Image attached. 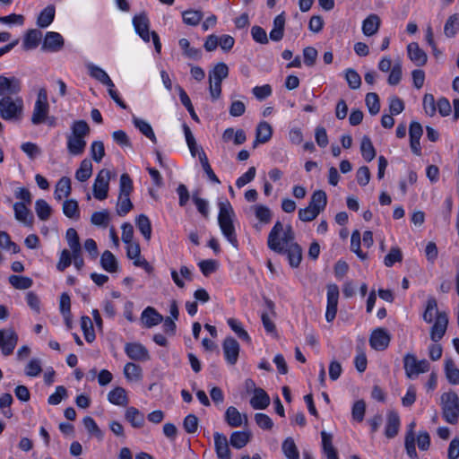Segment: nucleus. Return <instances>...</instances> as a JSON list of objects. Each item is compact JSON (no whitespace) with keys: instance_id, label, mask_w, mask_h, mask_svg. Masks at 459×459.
<instances>
[{"instance_id":"nucleus-1","label":"nucleus","mask_w":459,"mask_h":459,"mask_svg":"<svg viewBox=\"0 0 459 459\" xmlns=\"http://www.w3.org/2000/svg\"><path fill=\"white\" fill-rule=\"evenodd\" d=\"M295 234L290 225L285 229L281 221H276L271 230L267 245L268 247L278 253L287 254L290 265L291 267H298L302 260V248L298 244L293 242Z\"/></svg>"},{"instance_id":"nucleus-2","label":"nucleus","mask_w":459,"mask_h":459,"mask_svg":"<svg viewBox=\"0 0 459 459\" xmlns=\"http://www.w3.org/2000/svg\"><path fill=\"white\" fill-rule=\"evenodd\" d=\"M30 122L35 126L47 125L48 127H55L57 125L56 117L50 115V105L45 88H40L38 91Z\"/></svg>"},{"instance_id":"nucleus-3","label":"nucleus","mask_w":459,"mask_h":459,"mask_svg":"<svg viewBox=\"0 0 459 459\" xmlns=\"http://www.w3.org/2000/svg\"><path fill=\"white\" fill-rule=\"evenodd\" d=\"M218 223L223 236L236 248L238 247V241L236 235L233 218L235 216L233 208L229 201L219 203Z\"/></svg>"},{"instance_id":"nucleus-4","label":"nucleus","mask_w":459,"mask_h":459,"mask_svg":"<svg viewBox=\"0 0 459 459\" xmlns=\"http://www.w3.org/2000/svg\"><path fill=\"white\" fill-rule=\"evenodd\" d=\"M23 115V100L19 96L0 99V117L4 120L18 121Z\"/></svg>"},{"instance_id":"nucleus-5","label":"nucleus","mask_w":459,"mask_h":459,"mask_svg":"<svg viewBox=\"0 0 459 459\" xmlns=\"http://www.w3.org/2000/svg\"><path fill=\"white\" fill-rule=\"evenodd\" d=\"M443 418L449 424H455L459 418V397L451 391L441 395Z\"/></svg>"},{"instance_id":"nucleus-6","label":"nucleus","mask_w":459,"mask_h":459,"mask_svg":"<svg viewBox=\"0 0 459 459\" xmlns=\"http://www.w3.org/2000/svg\"><path fill=\"white\" fill-rule=\"evenodd\" d=\"M133 24L134 26L137 34L146 42L150 41V36H152L154 48L157 53H160L161 44L160 42L159 35L155 31L150 32L149 26L150 22L145 13L135 15L133 19Z\"/></svg>"},{"instance_id":"nucleus-7","label":"nucleus","mask_w":459,"mask_h":459,"mask_svg":"<svg viewBox=\"0 0 459 459\" xmlns=\"http://www.w3.org/2000/svg\"><path fill=\"white\" fill-rule=\"evenodd\" d=\"M229 75V67L225 63L217 64L209 73L210 93L213 100H218L221 93L222 80Z\"/></svg>"},{"instance_id":"nucleus-8","label":"nucleus","mask_w":459,"mask_h":459,"mask_svg":"<svg viewBox=\"0 0 459 459\" xmlns=\"http://www.w3.org/2000/svg\"><path fill=\"white\" fill-rule=\"evenodd\" d=\"M403 368L407 377L413 379L420 374L428 372L430 364L427 359L418 360L414 354L407 353L403 358Z\"/></svg>"},{"instance_id":"nucleus-9","label":"nucleus","mask_w":459,"mask_h":459,"mask_svg":"<svg viewBox=\"0 0 459 459\" xmlns=\"http://www.w3.org/2000/svg\"><path fill=\"white\" fill-rule=\"evenodd\" d=\"M110 180V171L108 169H101L93 184V195L98 200H104L108 197Z\"/></svg>"},{"instance_id":"nucleus-10","label":"nucleus","mask_w":459,"mask_h":459,"mask_svg":"<svg viewBox=\"0 0 459 459\" xmlns=\"http://www.w3.org/2000/svg\"><path fill=\"white\" fill-rule=\"evenodd\" d=\"M17 342L18 336L12 328L0 330V350L4 356H9L13 352Z\"/></svg>"},{"instance_id":"nucleus-11","label":"nucleus","mask_w":459,"mask_h":459,"mask_svg":"<svg viewBox=\"0 0 459 459\" xmlns=\"http://www.w3.org/2000/svg\"><path fill=\"white\" fill-rule=\"evenodd\" d=\"M338 299V286L336 284H329L327 286V307L325 312V318L327 322H332L336 316Z\"/></svg>"},{"instance_id":"nucleus-12","label":"nucleus","mask_w":459,"mask_h":459,"mask_svg":"<svg viewBox=\"0 0 459 459\" xmlns=\"http://www.w3.org/2000/svg\"><path fill=\"white\" fill-rule=\"evenodd\" d=\"M448 325V316L446 312H437L435 323L430 330V339L434 342L440 341L446 333Z\"/></svg>"},{"instance_id":"nucleus-13","label":"nucleus","mask_w":459,"mask_h":459,"mask_svg":"<svg viewBox=\"0 0 459 459\" xmlns=\"http://www.w3.org/2000/svg\"><path fill=\"white\" fill-rule=\"evenodd\" d=\"M21 91V83L15 77L0 75V97L17 96Z\"/></svg>"},{"instance_id":"nucleus-14","label":"nucleus","mask_w":459,"mask_h":459,"mask_svg":"<svg viewBox=\"0 0 459 459\" xmlns=\"http://www.w3.org/2000/svg\"><path fill=\"white\" fill-rule=\"evenodd\" d=\"M65 40L61 34L48 31L44 38L41 49L46 52H58L63 48Z\"/></svg>"},{"instance_id":"nucleus-15","label":"nucleus","mask_w":459,"mask_h":459,"mask_svg":"<svg viewBox=\"0 0 459 459\" xmlns=\"http://www.w3.org/2000/svg\"><path fill=\"white\" fill-rule=\"evenodd\" d=\"M390 340V334L385 329L377 328L372 332L369 344L376 351H384L388 347Z\"/></svg>"},{"instance_id":"nucleus-16","label":"nucleus","mask_w":459,"mask_h":459,"mask_svg":"<svg viewBox=\"0 0 459 459\" xmlns=\"http://www.w3.org/2000/svg\"><path fill=\"white\" fill-rule=\"evenodd\" d=\"M222 349L227 362L235 365L239 354V344L233 337H227L222 343Z\"/></svg>"},{"instance_id":"nucleus-17","label":"nucleus","mask_w":459,"mask_h":459,"mask_svg":"<svg viewBox=\"0 0 459 459\" xmlns=\"http://www.w3.org/2000/svg\"><path fill=\"white\" fill-rule=\"evenodd\" d=\"M125 352L133 360L143 361L150 359L148 350L139 342L126 343Z\"/></svg>"},{"instance_id":"nucleus-18","label":"nucleus","mask_w":459,"mask_h":459,"mask_svg":"<svg viewBox=\"0 0 459 459\" xmlns=\"http://www.w3.org/2000/svg\"><path fill=\"white\" fill-rule=\"evenodd\" d=\"M423 129L420 123L411 122L409 128L410 146L412 152L416 155L421 154L420 140L422 136Z\"/></svg>"},{"instance_id":"nucleus-19","label":"nucleus","mask_w":459,"mask_h":459,"mask_svg":"<svg viewBox=\"0 0 459 459\" xmlns=\"http://www.w3.org/2000/svg\"><path fill=\"white\" fill-rule=\"evenodd\" d=\"M215 452L218 459H231L229 441L224 434L215 432L213 434Z\"/></svg>"},{"instance_id":"nucleus-20","label":"nucleus","mask_w":459,"mask_h":459,"mask_svg":"<svg viewBox=\"0 0 459 459\" xmlns=\"http://www.w3.org/2000/svg\"><path fill=\"white\" fill-rule=\"evenodd\" d=\"M400 417L394 411H389L386 415L385 435L387 438H394L399 432Z\"/></svg>"},{"instance_id":"nucleus-21","label":"nucleus","mask_w":459,"mask_h":459,"mask_svg":"<svg viewBox=\"0 0 459 459\" xmlns=\"http://www.w3.org/2000/svg\"><path fill=\"white\" fill-rule=\"evenodd\" d=\"M225 420L229 426L238 428L247 423V416L242 415L236 407L230 406L225 412Z\"/></svg>"},{"instance_id":"nucleus-22","label":"nucleus","mask_w":459,"mask_h":459,"mask_svg":"<svg viewBox=\"0 0 459 459\" xmlns=\"http://www.w3.org/2000/svg\"><path fill=\"white\" fill-rule=\"evenodd\" d=\"M408 56L410 59L417 66H422L427 63V54L422 50L416 42L410 43L407 47Z\"/></svg>"},{"instance_id":"nucleus-23","label":"nucleus","mask_w":459,"mask_h":459,"mask_svg":"<svg viewBox=\"0 0 459 459\" xmlns=\"http://www.w3.org/2000/svg\"><path fill=\"white\" fill-rule=\"evenodd\" d=\"M89 74L108 88H114V83L108 74L100 67L90 64L87 65Z\"/></svg>"},{"instance_id":"nucleus-24","label":"nucleus","mask_w":459,"mask_h":459,"mask_svg":"<svg viewBox=\"0 0 459 459\" xmlns=\"http://www.w3.org/2000/svg\"><path fill=\"white\" fill-rule=\"evenodd\" d=\"M250 404L255 410L266 409L270 404V397L264 389L257 388L250 400Z\"/></svg>"},{"instance_id":"nucleus-25","label":"nucleus","mask_w":459,"mask_h":459,"mask_svg":"<svg viewBox=\"0 0 459 459\" xmlns=\"http://www.w3.org/2000/svg\"><path fill=\"white\" fill-rule=\"evenodd\" d=\"M142 320L146 327L151 328L161 323L163 316L153 307H148L142 313Z\"/></svg>"},{"instance_id":"nucleus-26","label":"nucleus","mask_w":459,"mask_h":459,"mask_svg":"<svg viewBox=\"0 0 459 459\" xmlns=\"http://www.w3.org/2000/svg\"><path fill=\"white\" fill-rule=\"evenodd\" d=\"M222 140L228 143L233 140L236 145L243 144L247 141L246 133L242 129L235 131L232 127L227 128L222 134Z\"/></svg>"},{"instance_id":"nucleus-27","label":"nucleus","mask_w":459,"mask_h":459,"mask_svg":"<svg viewBox=\"0 0 459 459\" xmlns=\"http://www.w3.org/2000/svg\"><path fill=\"white\" fill-rule=\"evenodd\" d=\"M327 204V195L323 190H316L313 193L308 205L315 209L317 212L325 210Z\"/></svg>"},{"instance_id":"nucleus-28","label":"nucleus","mask_w":459,"mask_h":459,"mask_svg":"<svg viewBox=\"0 0 459 459\" xmlns=\"http://www.w3.org/2000/svg\"><path fill=\"white\" fill-rule=\"evenodd\" d=\"M380 26V18L377 14L368 15L362 23V31L366 36L376 34Z\"/></svg>"},{"instance_id":"nucleus-29","label":"nucleus","mask_w":459,"mask_h":459,"mask_svg":"<svg viewBox=\"0 0 459 459\" xmlns=\"http://www.w3.org/2000/svg\"><path fill=\"white\" fill-rule=\"evenodd\" d=\"M71 180L67 177L61 178L55 189V198L57 201L62 200L64 197H68L71 195Z\"/></svg>"},{"instance_id":"nucleus-30","label":"nucleus","mask_w":459,"mask_h":459,"mask_svg":"<svg viewBox=\"0 0 459 459\" xmlns=\"http://www.w3.org/2000/svg\"><path fill=\"white\" fill-rule=\"evenodd\" d=\"M86 147V141L82 138L69 135L67 137V150L72 155L82 154Z\"/></svg>"},{"instance_id":"nucleus-31","label":"nucleus","mask_w":459,"mask_h":459,"mask_svg":"<svg viewBox=\"0 0 459 459\" xmlns=\"http://www.w3.org/2000/svg\"><path fill=\"white\" fill-rule=\"evenodd\" d=\"M125 417L134 428H142L144 424V415L136 408H127Z\"/></svg>"},{"instance_id":"nucleus-32","label":"nucleus","mask_w":459,"mask_h":459,"mask_svg":"<svg viewBox=\"0 0 459 459\" xmlns=\"http://www.w3.org/2000/svg\"><path fill=\"white\" fill-rule=\"evenodd\" d=\"M323 451L327 459H339L336 449L332 443V435L321 432Z\"/></svg>"},{"instance_id":"nucleus-33","label":"nucleus","mask_w":459,"mask_h":459,"mask_svg":"<svg viewBox=\"0 0 459 459\" xmlns=\"http://www.w3.org/2000/svg\"><path fill=\"white\" fill-rule=\"evenodd\" d=\"M108 399L111 403L120 406H125L128 403L126 390L119 386L108 393Z\"/></svg>"},{"instance_id":"nucleus-34","label":"nucleus","mask_w":459,"mask_h":459,"mask_svg":"<svg viewBox=\"0 0 459 459\" xmlns=\"http://www.w3.org/2000/svg\"><path fill=\"white\" fill-rule=\"evenodd\" d=\"M100 264L101 267L108 273H115L117 271V261L115 255L108 250L103 252L100 258Z\"/></svg>"},{"instance_id":"nucleus-35","label":"nucleus","mask_w":459,"mask_h":459,"mask_svg":"<svg viewBox=\"0 0 459 459\" xmlns=\"http://www.w3.org/2000/svg\"><path fill=\"white\" fill-rule=\"evenodd\" d=\"M135 224L143 238L146 240H150L152 237V224L149 218L144 214H140L136 217Z\"/></svg>"},{"instance_id":"nucleus-36","label":"nucleus","mask_w":459,"mask_h":459,"mask_svg":"<svg viewBox=\"0 0 459 459\" xmlns=\"http://www.w3.org/2000/svg\"><path fill=\"white\" fill-rule=\"evenodd\" d=\"M178 45L183 50V54L193 60H199L202 57V51L199 48H192L190 42L186 39H181Z\"/></svg>"},{"instance_id":"nucleus-37","label":"nucleus","mask_w":459,"mask_h":459,"mask_svg":"<svg viewBox=\"0 0 459 459\" xmlns=\"http://www.w3.org/2000/svg\"><path fill=\"white\" fill-rule=\"evenodd\" d=\"M273 134L272 126L265 121L259 123L256 127V142L264 143H267Z\"/></svg>"},{"instance_id":"nucleus-38","label":"nucleus","mask_w":459,"mask_h":459,"mask_svg":"<svg viewBox=\"0 0 459 459\" xmlns=\"http://www.w3.org/2000/svg\"><path fill=\"white\" fill-rule=\"evenodd\" d=\"M92 174V163L90 160H82L80 168L75 172V178L81 182H84L91 178Z\"/></svg>"},{"instance_id":"nucleus-39","label":"nucleus","mask_w":459,"mask_h":459,"mask_svg":"<svg viewBox=\"0 0 459 459\" xmlns=\"http://www.w3.org/2000/svg\"><path fill=\"white\" fill-rule=\"evenodd\" d=\"M55 7L52 5L47 6L43 9L38 16L37 24L40 28L48 27L54 20Z\"/></svg>"},{"instance_id":"nucleus-40","label":"nucleus","mask_w":459,"mask_h":459,"mask_svg":"<svg viewBox=\"0 0 459 459\" xmlns=\"http://www.w3.org/2000/svg\"><path fill=\"white\" fill-rule=\"evenodd\" d=\"M445 371L447 380L453 385L459 384V369L452 359H448L445 363Z\"/></svg>"},{"instance_id":"nucleus-41","label":"nucleus","mask_w":459,"mask_h":459,"mask_svg":"<svg viewBox=\"0 0 459 459\" xmlns=\"http://www.w3.org/2000/svg\"><path fill=\"white\" fill-rule=\"evenodd\" d=\"M250 440V434L242 431H235L230 436V445L237 448H243Z\"/></svg>"},{"instance_id":"nucleus-42","label":"nucleus","mask_w":459,"mask_h":459,"mask_svg":"<svg viewBox=\"0 0 459 459\" xmlns=\"http://www.w3.org/2000/svg\"><path fill=\"white\" fill-rule=\"evenodd\" d=\"M360 151L362 157L367 161H371L376 157V150L370 138L367 135L362 138Z\"/></svg>"},{"instance_id":"nucleus-43","label":"nucleus","mask_w":459,"mask_h":459,"mask_svg":"<svg viewBox=\"0 0 459 459\" xmlns=\"http://www.w3.org/2000/svg\"><path fill=\"white\" fill-rule=\"evenodd\" d=\"M256 219L264 224H268L273 217L272 211L265 205L256 204L252 206Z\"/></svg>"},{"instance_id":"nucleus-44","label":"nucleus","mask_w":459,"mask_h":459,"mask_svg":"<svg viewBox=\"0 0 459 459\" xmlns=\"http://www.w3.org/2000/svg\"><path fill=\"white\" fill-rule=\"evenodd\" d=\"M35 212L41 221H48L52 214V208L45 200L39 199L35 203Z\"/></svg>"},{"instance_id":"nucleus-45","label":"nucleus","mask_w":459,"mask_h":459,"mask_svg":"<svg viewBox=\"0 0 459 459\" xmlns=\"http://www.w3.org/2000/svg\"><path fill=\"white\" fill-rule=\"evenodd\" d=\"M63 212L70 219L78 220L80 218V211L77 201L74 199L65 201L63 204Z\"/></svg>"},{"instance_id":"nucleus-46","label":"nucleus","mask_w":459,"mask_h":459,"mask_svg":"<svg viewBox=\"0 0 459 459\" xmlns=\"http://www.w3.org/2000/svg\"><path fill=\"white\" fill-rule=\"evenodd\" d=\"M134 125L143 134L148 137L152 143H156V136L149 123L143 119L134 117Z\"/></svg>"},{"instance_id":"nucleus-47","label":"nucleus","mask_w":459,"mask_h":459,"mask_svg":"<svg viewBox=\"0 0 459 459\" xmlns=\"http://www.w3.org/2000/svg\"><path fill=\"white\" fill-rule=\"evenodd\" d=\"M65 238L72 253H78L82 250L77 231L70 228L66 230Z\"/></svg>"},{"instance_id":"nucleus-48","label":"nucleus","mask_w":459,"mask_h":459,"mask_svg":"<svg viewBox=\"0 0 459 459\" xmlns=\"http://www.w3.org/2000/svg\"><path fill=\"white\" fill-rule=\"evenodd\" d=\"M281 448L283 454L288 459H299V453L291 437H288L283 441Z\"/></svg>"},{"instance_id":"nucleus-49","label":"nucleus","mask_w":459,"mask_h":459,"mask_svg":"<svg viewBox=\"0 0 459 459\" xmlns=\"http://www.w3.org/2000/svg\"><path fill=\"white\" fill-rule=\"evenodd\" d=\"M459 30V15L455 13L447 19L445 27L444 33L446 37H454Z\"/></svg>"},{"instance_id":"nucleus-50","label":"nucleus","mask_w":459,"mask_h":459,"mask_svg":"<svg viewBox=\"0 0 459 459\" xmlns=\"http://www.w3.org/2000/svg\"><path fill=\"white\" fill-rule=\"evenodd\" d=\"M72 135L84 139L90 134V126L84 120L74 121L72 125Z\"/></svg>"},{"instance_id":"nucleus-51","label":"nucleus","mask_w":459,"mask_h":459,"mask_svg":"<svg viewBox=\"0 0 459 459\" xmlns=\"http://www.w3.org/2000/svg\"><path fill=\"white\" fill-rule=\"evenodd\" d=\"M81 327L84 333V338L88 342H92L95 340V333L93 325L89 316H82L81 318Z\"/></svg>"},{"instance_id":"nucleus-52","label":"nucleus","mask_w":459,"mask_h":459,"mask_svg":"<svg viewBox=\"0 0 459 459\" xmlns=\"http://www.w3.org/2000/svg\"><path fill=\"white\" fill-rule=\"evenodd\" d=\"M133 209V204L129 195H119L117 204V213L119 216H125Z\"/></svg>"},{"instance_id":"nucleus-53","label":"nucleus","mask_w":459,"mask_h":459,"mask_svg":"<svg viewBox=\"0 0 459 459\" xmlns=\"http://www.w3.org/2000/svg\"><path fill=\"white\" fill-rule=\"evenodd\" d=\"M124 374L128 380H139L142 377V368L134 363L128 362L125 365Z\"/></svg>"},{"instance_id":"nucleus-54","label":"nucleus","mask_w":459,"mask_h":459,"mask_svg":"<svg viewBox=\"0 0 459 459\" xmlns=\"http://www.w3.org/2000/svg\"><path fill=\"white\" fill-rule=\"evenodd\" d=\"M0 247L12 254H16L20 251L19 247L11 240L9 235L4 231H0Z\"/></svg>"},{"instance_id":"nucleus-55","label":"nucleus","mask_w":459,"mask_h":459,"mask_svg":"<svg viewBox=\"0 0 459 459\" xmlns=\"http://www.w3.org/2000/svg\"><path fill=\"white\" fill-rule=\"evenodd\" d=\"M366 105L371 115H377L380 110V102L378 95L375 92H368L366 95Z\"/></svg>"},{"instance_id":"nucleus-56","label":"nucleus","mask_w":459,"mask_h":459,"mask_svg":"<svg viewBox=\"0 0 459 459\" xmlns=\"http://www.w3.org/2000/svg\"><path fill=\"white\" fill-rule=\"evenodd\" d=\"M437 302L435 298H430L428 299L427 302V307L423 314V320L430 324L433 321L434 314H436V316H437Z\"/></svg>"},{"instance_id":"nucleus-57","label":"nucleus","mask_w":459,"mask_h":459,"mask_svg":"<svg viewBox=\"0 0 459 459\" xmlns=\"http://www.w3.org/2000/svg\"><path fill=\"white\" fill-rule=\"evenodd\" d=\"M228 325L231 328L233 332L243 341H246L247 342H250V336L247 333V332L242 327L241 324L234 319V318H229L228 319Z\"/></svg>"},{"instance_id":"nucleus-58","label":"nucleus","mask_w":459,"mask_h":459,"mask_svg":"<svg viewBox=\"0 0 459 459\" xmlns=\"http://www.w3.org/2000/svg\"><path fill=\"white\" fill-rule=\"evenodd\" d=\"M360 244H361L360 233L359 230H355L351 234V249L352 252L356 253V255L360 259L365 260L367 258V255L361 251Z\"/></svg>"},{"instance_id":"nucleus-59","label":"nucleus","mask_w":459,"mask_h":459,"mask_svg":"<svg viewBox=\"0 0 459 459\" xmlns=\"http://www.w3.org/2000/svg\"><path fill=\"white\" fill-rule=\"evenodd\" d=\"M202 19L203 13L201 11L188 10L183 13L184 22L188 25L195 26L199 24Z\"/></svg>"},{"instance_id":"nucleus-60","label":"nucleus","mask_w":459,"mask_h":459,"mask_svg":"<svg viewBox=\"0 0 459 459\" xmlns=\"http://www.w3.org/2000/svg\"><path fill=\"white\" fill-rule=\"evenodd\" d=\"M91 221L93 225L106 228L109 222V213L107 210L92 213Z\"/></svg>"},{"instance_id":"nucleus-61","label":"nucleus","mask_w":459,"mask_h":459,"mask_svg":"<svg viewBox=\"0 0 459 459\" xmlns=\"http://www.w3.org/2000/svg\"><path fill=\"white\" fill-rule=\"evenodd\" d=\"M68 397V393L66 388L64 385H58L56 387V391L52 394L48 399V403L50 405H57L62 400L66 399Z\"/></svg>"},{"instance_id":"nucleus-62","label":"nucleus","mask_w":459,"mask_h":459,"mask_svg":"<svg viewBox=\"0 0 459 459\" xmlns=\"http://www.w3.org/2000/svg\"><path fill=\"white\" fill-rule=\"evenodd\" d=\"M134 189L133 181L127 173H124L120 177L119 195H129Z\"/></svg>"},{"instance_id":"nucleus-63","label":"nucleus","mask_w":459,"mask_h":459,"mask_svg":"<svg viewBox=\"0 0 459 459\" xmlns=\"http://www.w3.org/2000/svg\"><path fill=\"white\" fill-rule=\"evenodd\" d=\"M403 260V254L399 247H394L390 252L385 256L384 264L387 267L393 266L396 262Z\"/></svg>"},{"instance_id":"nucleus-64","label":"nucleus","mask_w":459,"mask_h":459,"mask_svg":"<svg viewBox=\"0 0 459 459\" xmlns=\"http://www.w3.org/2000/svg\"><path fill=\"white\" fill-rule=\"evenodd\" d=\"M73 261V253L71 250L64 249L60 254L59 261L56 264V268L60 272H64L69 267Z\"/></svg>"}]
</instances>
